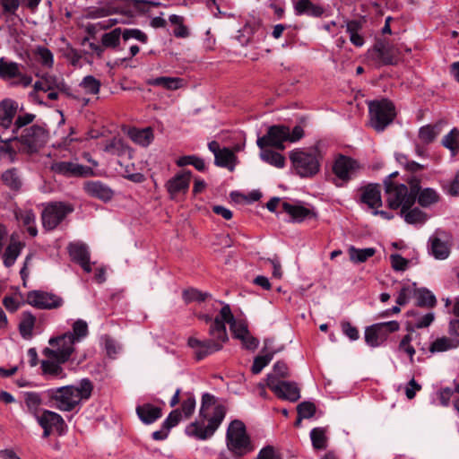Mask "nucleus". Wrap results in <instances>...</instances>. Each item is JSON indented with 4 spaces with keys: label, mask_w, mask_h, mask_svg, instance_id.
Here are the masks:
<instances>
[{
    "label": "nucleus",
    "mask_w": 459,
    "mask_h": 459,
    "mask_svg": "<svg viewBox=\"0 0 459 459\" xmlns=\"http://www.w3.org/2000/svg\"><path fill=\"white\" fill-rule=\"evenodd\" d=\"M184 80L179 77L160 76L151 78L146 83L151 86H160L166 90L176 91L183 86Z\"/></svg>",
    "instance_id": "obj_36"
},
{
    "label": "nucleus",
    "mask_w": 459,
    "mask_h": 459,
    "mask_svg": "<svg viewBox=\"0 0 459 459\" xmlns=\"http://www.w3.org/2000/svg\"><path fill=\"white\" fill-rule=\"evenodd\" d=\"M214 395L205 393L202 396L199 420L186 428V434L199 440L210 438L223 421L227 409L223 404H215Z\"/></svg>",
    "instance_id": "obj_2"
},
{
    "label": "nucleus",
    "mask_w": 459,
    "mask_h": 459,
    "mask_svg": "<svg viewBox=\"0 0 459 459\" xmlns=\"http://www.w3.org/2000/svg\"><path fill=\"white\" fill-rule=\"evenodd\" d=\"M72 204L64 202L48 203L41 213L42 225L46 230H55L65 217L74 212Z\"/></svg>",
    "instance_id": "obj_11"
},
{
    "label": "nucleus",
    "mask_w": 459,
    "mask_h": 459,
    "mask_svg": "<svg viewBox=\"0 0 459 459\" xmlns=\"http://www.w3.org/2000/svg\"><path fill=\"white\" fill-rule=\"evenodd\" d=\"M413 319L410 322V327L411 329H420L429 326L435 320V314L433 312H428L424 315L419 313H412Z\"/></svg>",
    "instance_id": "obj_52"
},
{
    "label": "nucleus",
    "mask_w": 459,
    "mask_h": 459,
    "mask_svg": "<svg viewBox=\"0 0 459 459\" xmlns=\"http://www.w3.org/2000/svg\"><path fill=\"white\" fill-rule=\"evenodd\" d=\"M260 159L265 163L277 169H282L285 166V157L275 151L270 149H261Z\"/></svg>",
    "instance_id": "obj_42"
},
{
    "label": "nucleus",
    "mask_w": 459,
    "mask_h": 459,
    "mask_svg": "<svg viewBox=\"0 0 459 459\" xmlns=\"http://www.w3.org/2000/svg\"><path fill=\"white\" fill-rule=\"evenodd\" d=\"M51 348H45L43 354L48 359H56L59 363H65L74 351L76 344L71 337L64 333L49 340Z\"/></svg>",
    "instance_id": "obj_12"
},
{
    "label": "nucleus",
    "mask_w": 459,
    "mask_h": 459,
    "mask_svg": "<svg viewBox=\"0 0 459 459\" xmlns=\"http://www.w3.org/2000/svg\"><path fill=\"white\" fill-rule=\"evenodd\" d=\"M373 52L376 56V59L382 65H393L396 62L394 50L385 44L376 45Z\"/></svg>",
    "instance_id": "obj_39"
},
{
    "label": "nucleus",
    "mask_w": 459,
    "mask_h": 459,
    "mask_svg": "<svg viewBox=\"0 0 459 459\" xmlns=\"http://www.w3.org/2000/svg\"><path fill=\"white\" fill-rule=\"evenodd\" d=\"M289 126L284 125H273L269 126L267 133L258 137L256 144L260 149L274 147L278 150H284V143L288 142Z\"/></svg>",
    "instance_id": "obj_15"
},
{
    "label": "nucleus",
    "mask_w": 459,
    "mask_h": 459,
    "mask_svg": "<svg viewBox=\"0 0 459 459\" xmlns=\"http://www.w3.org/2000/svg\"><path fill=\"white\" fill-rule=\"evenodd\" d=\"M359 169V163L355 159L343 154H338L332 166L334 175L333 184L337 187L345 186L357 176Z\"/></svg>",
    "instance_id": "obj_8"
},
{
    "label": "nucleus",
    "mask_w": 459,
    "mask_h": 459,
    "mask_svg": "<svg viewBox=\"0 0 459 459\" xmlns=\"http://www.w3.org/2000/svg\"><path fill=\"white\" fill-rule=\"evenodd\" d=\"M176 164L178 167L192 165L198 171H204L206 168L204 160L202 158L197 157L195 155L181 156L177 160Z\"/></svg>",
    "instance_id": "obj_54"
},
{
    "label": "nucleus",
    "mask_w": 459,
    "mask_h": 459,
    "mask_svg": "<svg viewBox=\"0 0 459 459\" xmlns=\"http://www.w3.org/2000/svg\"><path fill=\"white\" fill-rule=\"evenodd\" d=\"M235 320L230 305L223 304L220 316L213 319L209 328L210 338L204 341L195 337L188 339L187 344L194 350L197 360H202L223 348L224 343L229 341L225 324L230 325Z\"/></svg>",
    "instance_id": "obj_1"
},
{
    "label": "nucleus",
    "mask_w": 459,
    "mask_h": 459,
    "mask_svg": "<svg viewBox=\"0 0 459 459\" xmlns=\"http://www.w3.org/2000/svg\"><path fill=\"white\" fill-rule=\"evenodd\" d=\"M430 243V253L438 260H444L448 257L450 254V248L446 241H442L437 237H431L429 238Z\"/></svg>",
    "instance_id": "obj_40"
},
{
    "label": "nucleus",
    "mask_w": 459,
    "mask_h": 459,
    "mask_svg": "<svg viewBox=\"0 0 459 459\" xmlns=\"http://www.w3.org/2000/svg\"><path fill=\"white\" fill-rule=\"evenodd\" d=\"M290 160L296 173L301 178L313 177L320 169L316 153L296 149L290 152Z\"/></svg>",
    "instance_id": "obj_9"
},
{
    "label": "nucleus",
    "mask_w": 459,
    "mask_h": 459,
    "mask_svg": "<svg viewBox=\"0 0 459 459\" xmlns=\"http://www.w3.org/2000/svg\"><path fill=\"white\" fill-rule=\"evenodd\" d=\"M350 259L355 264H360L366 262L368 258L372 257L376 254L374 247L367 248H356L351 246L348 249Z\"/></svg>",
    "instance_id": "obj_49"
},
{
    "label": "nucleus",
    "mask_w": 459,
    "mask_h": 459,
    "mask_svg": "<svg viewBox=\"0 0 459 459\" xmlns=\"http://www.w3.org/2000/svg\"><path fill=\"white\" fill-rule=\"evenodd\" d=\"M0 178L4 185L12 192L20 193L23 186V178L21 171L16 168H11L4 170Z\"/></svg>",
    "instance_id": "obj_26"
},
{
    "label": "nucleus",
    "mask_w": 459,
    "mask_h": 459,
    "mask_svg": "<svg viewBox=\"0 0 459 459\" xmlns=\"http://www.w3.org/2000/svg\"><path fill=\"white\" fill-rule=\"evenodd\" d=\"M282 210L288 213L294 222H302L306 219L316 218V213L313 209L301 204H293L288 202L281 204Z\"/></svg>",
    "instance_id": "obj_25"
},
{
    "label": "nucleus",
    "mask_w": 459,
    "mask_h": 459,
    "mask_svg": "<svg viewBox=\"0 0 459 459\" xmlns=\"http://www.w3.org/2000/svg\"><path fill=\"white\" fill-rule=\"evenodd\" d=\"M128 135L134 143L143 147L150 145L154 138L153 132L151 127L143 129L132 128L129 130Z\"/></svg>",
    "instance_id": "obj_37"
},
{
    "label": "nucleus",
    "mask_w": 459,
    "mask_h": 459,
    "mask_svg": "<svg viewBox=\"0 0 459 459\" xmlns=\"http://www.w3.org/2000/svg\"><path fill=\"white\" fill-rule=\"evenodd\" d=\"M293 8L297 15L321 17L325 13L324 7L313 4L310 0H294Z\"/></svg>",
    "instance_id": "obj_29"
},
{
    "label": "nucleus",
    "mask_w": 459,
    "mask_h": 459,
    "mask_svg": "<svg viewBox=\"0 0 459 459\" xmlns=\"http://www.w3.org/2000/svg\"><path fill=\"white\" fill-rule=\"evenodd\" d=\"M18 105L14 100H4L0 102V127L3 129L13 128L17 117Z\"/></svg>",
    "instance_id": "obj_22"
},
{
    "label": "nucleus",
    "mask_w": 459,
    "mask_h": 459,
    "mask_svg": "<svg viewBox=\"0 0 459 459\" xmlns=\"http://www.w3.org/2000/svg\"><path fill=\"white\" fill-rule=\"evenodd\" d=\"M226 445L235 457H243L254 450L243 421L234 420L230 423L226 432Z\"/></svg>",
    "instance_id": "obj_6"
},
{
    "label": "nucleus",
    "mask_w": 459,
    "mask_h": 459,
    "mask_svg": "<svg viewBox=\"0 0 459 459\" xmlns=\"http://www.w3.org/2000/svg\"><path fill=\"white\" fill-rule=\"evenodd\" d=\"M416 305L421 307H434L437 305L435 295L426 288L413 289Z\"/></svg>",
    "instance_id": "obj_38"
},
{
    "label": "nucleus",
    "mask_w": 459,
    "mask_h": 459,
    "mask_svg": "<svg viewBox=\"0 0 459 459\" xmlns=\"http://www.w3.org/2000/svg\"><path fill=\"white\" fill-rule=\"evenodd\" d=\"M71 339L78 343L89 334L88 324L82 319H77L72 325V332L65 333Z\"/></svg>",
    "instance_id": "obj_46"
},
{
    "label": "nucleus",
    "mask_w": 459,
    "mask_h": 459,
    "mask_svg": "<svg viewBox=\"0 0 459 459\" xmlns=\"http://www.w3.org/2000/svg\"><path fill=\"white\" fill-rule=\"evenodd\" d=\"M273 352L266 353L265 355L256 356L254 359L253 365L251 367V371L253 374H259L264 368H265L273 359Z\"/></svg>",
    "instance_id": "obj_60"
},
{
    "label": "nucleus",
    "mask_w": 459,
    "mask_h": 459,
    "mask_svg": "<svg viewBox=\"0 0 459 459\" xmlns=\"http://www.w3.org/2000/svg\"><path fill=\"white\" fill-rule=\"evenodd\" d=\"M93 385L88 378H83L78 385H68L52 387L44 391L45 405L60 411H73L88 400L92 393Z\"/></svg>",
    "instance_id": "obj_3"
},
{
    "label": "nucleus",
    "mask_w": 459,
    "mask_h": 459,
    "mask_svg": "<svg viewBox=\"0 0 459 459\" xmlns=\"http://www.w3.org/2000/svg\"><path fill=\"white\" fill-rule=\"evenodd\" d=\"M33 59L43 68L51 69L54 66V55L44 46H36L31 51Z\"/></svg>",
    "instance_id": "obj_34"
},
{
    "label": "nucleus",
    "mask_w": 459,
    "mask_h": 459,
    "mask_svg": "<svg viewBox=\"0 0 459 459\" xmlns=\"http://www.w3.org/2000/svg\"><path fill=\"white\" fill-rule=\"evenodd\" d=\"M56 359H48L41 361L40 368L42 375L47 379H64L66 377V373Z\"/></svg>",
    "instance_id": "obj_28"
},
{
    "label": "nucleus",
    "mask_w": 459,
    "mask_h": 459,
    "mask_svg": "<svg viewBox=\"0 0 459 459\" xmlns=\"http://www.w3.org/2000/svg\"><path fill=\"white\" fill-rule=\"evenodd\" d=\"M266 385L277 397L282 400L296 402L300 398L299 388L294 382L281 381L274 376L268 375Z\"/></svg>",
    "instance_id": "obj_17"
},
{
    "label": "nucleus",
    "mask_w": 459,
    "mask_h": 459,
    "mask_svg": "<svg viewBox=\"0 0 459 459\" xmlns=\"http://www.w3.org/2000/svg\"><path fill=\"white\" fill-rule=\"evenodd\" d=\"M50 169L54 173L66 178L89 177L93 175L91 168L73 161H55L51 164Z\"/></svg>",
    "instance_id": "obj_18"
},
{
    "label": "nucleus",
    "mask_w": 459,
    "mask_h": 459,
    "mask_svg": "<svg viewBox=\"0 0 459 459\" xmlns=\"http://www.w3.org/2000/svg\"><path fill=\"white\" fill-rule=\"evenodd\" d=\"M192 172L184 170L176 174L167 181L165 186L171 199L176 198L179 194H186L188 191Z\"/></svg>",
    "instance_id": "obj_19"
},
{
    "label": "nucleus",
    "mask_w": 459,
    "mask_h": 459,
    "mask_svg": "<svg viewBox=\"0 0 459 459\" xmlns=\"http://www.w3.org/2000/svg\"><path fill=\"white\" fill-rule=\"evenodd\" d=\"M362 29V24L357 20L349 21L346 24V31L349 33L351 42L358 48L364 45L365 40L359 31Z\"/></svg>",
    "instance_id": "obj_43"
},
{
    "label": "nucleus",
    "mask_w": 459,
    "mask_h": 459,
    "mask_svg": "<svg viewBox=\"0 0 459 459\" xmlns=\"http://www.w3.org/2000/svg\"><path fill=\"white\" fill-rule=\"evenodd\" d=\"M230 331L232 332L233 337L236 339H241L247 336L249 333L247 324L244 320H235L230 325Z\"/></svg>",
    "instance_id": "obj_62"
},
{
    "label": "nucleus",
    "mask_w": 459,
    "mask_h": 459,
    "mask_svg": "<svg viewBox=\"0 0 459 459\" xmlns=\"http://www.w3.org/2000/svg\"><path fill=\"white\" fill-rule=\"evenodd\" d=\"M182 297L186 303L193 301L202 302L210 297V294L208 292H203L197 289L191 288L185 290L182 293Z\"/></svg>",
    "instance_id": "obj_58"
},
{
    "label": "nucleus",
    "mask_w": 459,
    "mask_h": 459,
    "mask_svg": "<svg viewBox=\"0 0 459 459\" xmlns=\"http://www.w3.org/2000/svg\"><path fill=\"white\" fill-rule=\"evenodd\" d=\"M236 156L229 148H222V150L214 157V163L218 167L227 168L230 171L234 169Z\"/></svg>",
    "instance_id": "obj_48"
},
{
    "label": "nucleus",
    "mask_w": 459,
    "mask_h": 459,
    "mask_svg": "<svg viewBox=\"0 0 459 459\" xmlns=\"http://www.w3.org/2000/svg\"><path fill=\"white\" fill-rule=\"evenodd\" d=\"M417 345L421 351L426 352L429 351L432 354L457 348L452 339L446 336L436 339L429 347H427L426 344H421L420 342H418Z\"/></svg>",
    "instance_id": "obj_30"
},
{
    "label": "nucleus",
    "mask_w": 459,
    "mask_h": 459,
    "mask_svg": "<svg viewBox=\"0 0 459 459\" xmlns=\"http://www.w3.org/2000/svg\"><path fill=\"white\" fill-rule=\"evenodd\" d=\"M100 82L92 75L85 76L80 82V87H82L87 94H98L100 92Z\"/></svg>",
    "instance_id": "obj_55"
},
{
    "label": "nucleus",
    "mask_w": 459,
    "mask_h": 459,
    "mask_svg": "<svg viewBox=\"0 0 459 459\" xmlns=\"http://www.w3.org/2000/svg\"><path fill=\"white\" fill-rule=\"evenodd\" d=\"M360 201L374 210L382 206L380 186L377 184H368L360 189Z\"/></svg>",
    "instance_id": "obj_24"
},
{
    "label": "nucleus",
    "mask_w": 459,
    "mask_h": 459,
    "mask_svg": "<svg viewBox=\"0 0 459 459\" xmlns=\"http://www.w3.org/2000/svg\"><path fill=\"white\" fill-rule=\"evenodd\" d=\"M115 13L124 14L126 17L133 16L131 10H129L128 8L120 6V5L114 4H109L105 6L96 8L95 10H93L90 13L89 16L91 18L96 19V18L106 17V16L115 14Z\"/></svg>",
    "instance_id": "obj_33"
},
{
    "label": "nucleus",
    "mask_w": 459,
    "mask_h": 459,
    "mask_svg": "<svg viewBox=\"0 0 459 459\" xmlns=\"http://www.w3.org/2000/svg\"><path fill=\"white\" fill-rule=\"evenodd\" d=\"M187 397L183 400L181 403V414H184L186 419H188L192 416L195 409V398L193 394H187Z\"/></svg>",
    "instance_id": "obj_64"
},
{
    "label": "nucleus",
    "mask_w": 459,
    "mask_h": 459,
    "mask_svg": "<svg viewBox=\"0 0 459 459\" xmlns=\"http://www.w3.org/2000/svg\"><path fill=\"white\" fill-rule=\"evenodd\" d=\"M136 413L145 424H152L161 417V409L151 403H144L136 407Z\"/></svg>",
    "instance_id": "obj_32"
},
{
    "label": "nucleus",
    "mask_w": 459,
    "mask_h": 459,
    "mask_svg": "<svg viewBox=\"0 0 459 459\" xmlns=\"http://www.w3.org/2000/svg\"><path fill=\"white\" fill-rule=\"evenodd\" d=\"M400 325L397 321L374 324L365 330V342L370 347H378L386 341L388 334L397 332Z\"/></svg>",
    "instance_id": "obj_13"
},
{
    "label": "nucleus",
    "mask_w": 459,
    "mask_h": 459,
    "mask_svg": "<svg viewBox=\"0 0 459 459\" xmlns=\"http://www.w3.org/2000/svg\"><path fill=\"white\" fill-rule=\"evenodd\" d=\"M370 126L377 132H383L396 116L395 107L387 99L373 100L368 103Z\"/></svg>",
    "instance_id": "obj_7"
},
{
    "label": "nucleus",
    "mask_w": 459,
    "mask_h": 459,
    "mask_svg": "<svg viewBox=\"0 0 459 459\" xmlns=\"http://www.w3.org/2000/svg\"><path fill=\"white\" fill-rule=\"evenodd\" d=\"M123 31V40L128 41L129 39H135L142 44H146L148 42V35L140 29L131 28V29H124Z\"/></svg>",
    "instance_id": "obj_56"
},
{
    "label": "nucleus",
    "mask_w": 459,
    "mask_h": 459,
    "mask_svg": "<svg viewBox=\"0 0 459 459\" xmlns=\"http://www.w3.org/2000/svg\"><path fill=\"white\" fill-rule=\"evenodd\" d=\"M416 200L420 206L429 207L438 202L439 195L435 189L430 187L420 189V186L419 185Z\"/></svg>",
    "instance_id": "obj_44"
},
{
    "label": "nucleus",
    "mask_w": 459,
    "mask_h": 459,
    "mask_svg": "<svg viewBox=\"0 0 459 459\" xmlns=\"http://www.w3.org/2000/svg\"><path fill=\"white\" fill-rule=\"evenodd\" d=\"M23 65L5 57L0 58V79L9 82L14 87H29L33 79L32 76L22 72Z\"/></svg>",
    "instance_id": "obj_10"
},
{
    "label": "nucleus",
    "mask_w": 459,
    "mask_h": 459,
    "mask_svg": "<svg viewBox=\"0 0 459 459\" xmlns=\"http://www.w3.org/2000/svg\"><path fill=\"white\" fill-rule=\"evenodd\" d=\"M36 421L43 429V438H48L53 431H56L58 436H63L67 430V425L64 418L53 411L42 410Z\"/></svg>",
    "instance_id": "obj_14"
},
{
    "label": "nucleus",
    "mask_w": 459,
    "mask_h": 459,
    "mask_svg": "<svg viewBox=\"0 0 459 459\" xmlns=\"http://www.w3.org/2000/svg\"><path fill=\"white\" fill-rule=\"evenodd\" d=\"M36 323V317L30 312H23L19 323V332L22 338L30 339Z\"/></svg>",
    "instance_id": "obj_45"
},
{
    "label": "nucleus",
    "mask_w": 459,
    "mask_h": 459,
    "mask_svg": "<svg viewBox=\"0 0 459 459\" xmlns=\"http://www.w3.org/2000/svg\"><path fill=\"white\" fill-rule=\"evenodd\" d=\"M25 247V244L21 241H13L6 247L4 253V264L6 267H11L14 264L17 257L20 255L22 248Z\"/></svg>",
    "instance_id": "obj_41"
},
{
    "label": "nucleus",
    "mask_w": 459,
    "mask_h": 459,
    "mask_svg": "<svg viewBox=\"0 0 459 459\" xmlns=\"http://www.w3.org/2000/svg\"><path fill=\"white\" fill-rule=\"evenodd\" d=\"M36 116L31 113L17 115L12 128L13 136L9 141L20 143L19 150L27 154L37 152L48 142L49 134L46 126L32 125Z\"/></svg>",
    "instance_id": "obj_4"
},
{
    "label": "nucleus",
    "mask_w": 459,
    "mask_h": 459,
    "mask_svg": "<svg viewBox=\"0 0 459 459\" xmlns=\"http://www.w3.org/2000/svg\"><path fill=\"white\" fill-rule=\"evenodd\" d=\"M14 215L27 228V231L31 237L37 236L36 215L31 209H18L14 212Z\"/></svg>",
    "instance_id": "obj_31"
},
{
    "label": "nucleus",
    "mask_w": 459,
    "mask_h": 459,
    "mask_svg": "<svg viewBox=\"0 0 459 459\" xmlns=\"http://www.w3.org/2000/svg\"><path fill=\"white\" fill-rule=\"evenodd\" d=\"M123 39V31L121 28H115L109 32H106L101 36V43L106 48L117 50L120 46V40Z\"/></svg>",
    "instance_id": "obj_47"
},
{
    "label": "nucleus",
    "mask_w": 459,
    "mask_h": 459,
    "mask_svg": "<svg viewBox=\"0 0 459 459\" xmlns=\"http://www.w3.org/2000/svg\"><path fill=\"white\" fill-rule=\"evenodd\" d=\"M310 438L316 449H325L326 447V436L324 429L314 428L310 431Z\"/></svg>",
    "instance_id": "obj_57"
},
{
    "label": "nucleus",
    "mask_w": 459,
    "mask_h": 459,
    "mask_svg": "<svg viewBox=\"0 0 459 459\" xmlns=\"http://www.w3.org/2000/svg\"><path fill=\"white\" fill-rule=\"evenodd\" d=\"M26 302L38 309H56L63 306L61 297L44 290H30L26 294Z\"/></svg>",
    "instance_id": "obj_16"
},
{
    "label": "nucleus",
    "mask_w": 459,
    "mask_h": 459,
    "mask_svg": "<svg viewBox=\"0 0 459 459\" xmlns=\"http://www.w3.org/2000/svg\"><path fill=\"white\" fill-rule=\"evenodd\" d=\"M24 403L28 413L36 420L41 414V405L45 404L44 391L42 393L26 392L24 394Z\"/></svg>",
    "instance_id": "obj_27"
},
{
    "label": "nucleus",
    "mask_w": 459,
    "mask_h": 459,
    "mask_svg": "<svg viewBox=\"0 0 459 459\" xmlns=\"http://www.w3.org/2000/svg\"><path fill=\"white\" fill-rule=\"evenodd\" d=\"M297 412L299 421H301L302 419L312 418L316 413V405L311 402H303L298 405Z\"/></svg>",
    "instance_id": "obj_61"
},
{
    "label": "nucleus",
    "mask_w": 459,
    "mask_h": 459,
    "mask_svg": "<svg viewBox=\"0 0 459 459\" xmlns=\"http://www.w3.org/2000/svg\"><path fill=\"white\" fill-rule=\"evenodd\" d=\"M442 145L448 149L454 157L459 152V130L455 127L442 139Z\"/></svg>",
    "instance_id": "obj_50"
},
{
    "label": "nucleus",
    "mask_w": 459,
    "mask_h": 459,
    "mask_svg": "<svg viewBox=\"0 0 459 459\" xmlns=\"http://www.w3.org/2000/svg\"><path fill=\"white\" fill-rule=\"evenodd\" d=\"M256 29V25L254 24V23H246L243 28H241L239 30H238V34L237 36V39L238 41L242 45V46H246L247 45L254 33H255V30Z\"/></svg>",
    "instance_id": "obj_59"
},
{
    "label": "nucleus",
    "mask_w": 459,
    "mask_h": 459,
    "mask_svg": "<svg viewBox=\"0 0 459 459\" xmlns=\"http://www.w3.org/2000/svg\"><path fill=\"white\" fill-rule=\"evenodd\" d=\"M25 304H27L26 295L23 296L22 293H15L13 296H7L3 299V305L10 312L17 311L22 306Z\"/></svg>",
    "instance_id": "obj_53"
},
{
    "label": "nucleus",
    "mask_w": 459,
    "mask_h": 459,
    "mask_svg": "<svg viewBox=\"0 0 459 459\" xmlns=\"http://www.w3.org/2000/svg\"><path fill=\"white\" fill-rule=\"evenodd\" d=\"M385 201L392 210L409 209L414 205L419 190V180L410 182V188L404 184H396L389 179L384 180Z\"/></svg>",
    "instance_id": "obj_5"
},
{
    "label": "nucleus",
    "mask_w": 459,
    "mask_h": 459,
    "mask_svg": "<svg viewBox=\"0 0 459 459\" xmlns=\"http://www.w3.org/2000/svg\"><path fill=\"white\" fill-rule=\"evenodd\" d=\"M400 215L404 219L408 224L421 226L428 221V214L422 212L420 208L412 206L409 209H403L400 211Z\"/></svg>",
    "instance_id": "obj_35"
},
{
    "label": "nucleus",
    "mask_w": 459,
    "mask_h": 459,
    "mask_svg": "<svg viewBox=\"0 0 459 459\" xmlns=\"http://www.w3.org/2000/svg\"><path fill=\"white\" fill-rule=\"evenodd\" d=\"M72 260L79 264L86 273L91 272L90 253L86 245L82 243H71L68 247Z\"/></svg>",
    "instance_id": "obj_21"
},
{
    "label": "nucleus",
    "mask_w": 459,
    "mask_h": 459,
    "mask_svg": "<svg viewBox=\"0 0 459 459\" xmlns=\"http://www.w3.org/2000/svg\"><path fill=\"white\" fill-rule=\"evenodd\" d=\"M85 193L94 198L108 202L113 197L112 189L101 181H87L83 185Z\"/></svg>",
    "instance_id": "obj_23"
},
{
    "label": "nucleus",
    "mask_w": 459,
    "mask_h": 459,
    "mask_svg": "<svg viewBox=\"0 0 459 459\" xmlns=\"http://www.w3.org/2000/svg\"><path fill=\"white\" fill-rule=\"evenodd\" d=\"M36 76L39 77L34 83L36 91L47 92L48 90H59L66 92L69 90L65 81L55 74L45 73L41 75L37 74Z\"/></svg>",
    "instance_id": "obj_20"
},
{
    "label": "nucleus",
    "mask_w": 459,
    "mask_h": 459,
    "mask_svg": "<svg viewBox=\"0 0 459 459\" xmlns=\"http://www.w3.org/2000/svg\"><path fill=\"white\" fill-rule=\"evenodd\" d=\"M104 151L117 156H123L130 153V148L120 138H113L106 144Z\"/></svg>",
    "instance_id": "obj_51"
},
{
    "label": "nucleus",
    "mask_w": 459,
    "mask_h": 459,
    "mask_svg": "<svg viewBox=\"0 0 459 459\" xmlns=\"http://www.w3.org/2000/svg\"><path fill=\"white\" fill-rule=\"evenodd\" d=\"M437 134L436 127L431 125L421 126L419 131V137L425 143H432Z\"/></svg>",
    "instance_id": "obj_63"
}]
</instances>
